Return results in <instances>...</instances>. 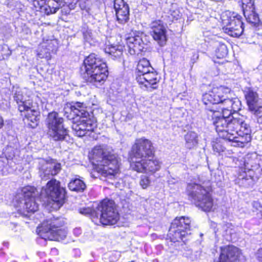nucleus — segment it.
<instances>
[{"label": "nucleus", "mask_w": 262, "mask_h": 262, "mask_svg": "<svg viewBox=\"0 0 262 262\" xmlns=\"http://www.w3.org/2000/svg\"><path fill=\"white\" fill-rule=\"evenodd\" d=\"M231 90L222 86L215 87L203 95L204 104H220L222 113L208 108L213 112V124L219 136L244 147L251 141V129L246 117L236 113L241 110V103L237 98H232Z\"/></svg>", "instance_id": "f257e3e1"}, {"label": "nucleus", "mask_w": 262, "mask_h": 262, "mask_svg": "<svg viewBox=\"0 0 262 262\" xmlns=\"http://www.w3.org/2000/svg\"><path fill=\"white\" fill-rule=\"evenodd\" d=\"M154 154L151 142L145 138L136 140L132 146L131 168L138 172L153 174L161 167V162L156 158H151Z\"/></svg>", "instance_id": "f03ea898"}, {"label": "nucleus", "mask_w": 262, "mask_h": 262, "mask_svg": "<svg viewBox=\"0 0 262 262\" xmlns=\"http://www.w3.org/2000/svg\"><path fill=\"white\" fill-rule=\"evenodd\" d=\"M92 162L102 177L113 180L119 171V163L112 148L106 145L96 146L92 150Z\"/></svg>", "instance_id": "7ed1b4c3"}, {"label": "nucleus", "mask_w": 262, "mask_h": 262, "mask_svg": "<svg viewBox=\"0 0 262 262\" xmlns=\"http://www.w3.org/2000/svg\"><path fill=\"white\" fill-rule=\"evenodd\" d=\"M64 116L72 120V128L74 134L82 137L88 133L94 131L96 123L90 119L89 113L82 103L76 102L67 104L64 107Z\"/></svg>", "instance_id": "20e7f679"}, {"label": "nucleus", "mask_w": 262, "mask_h": 262, "mask_svg": "<svg viewBox=\"0 0 262 262\" xmlns=\"http://www.w3.org/2000/svg\"><path fill=\"white\" fill-rule=\"evenodd\" d=\"M81 74L86 81L98 87L104 83L107 77L106 64L98 55L91 54L84 60Z\"/></svg>", "instance_id": "39448f33"}, {"label": "nucleus", "mask_w": 262, "mask_h": 262, "mask_svg": "<svg viewBox=\"0 0 262 262\" xmlns=\"http://www.w3.org/2000/svg\"><path fill=\"white\" fill-rule=\"evenodd\" d=\"M200 184L190 183L187 185V190L188 198L194 203L196 206L201 208L204 211L211 210L213 207L212 199L209 191V186Z\"/></svg>", "instance_id": "423d86ee"}, {"label": "nucleus", "mask_w": 262, "mask_h": 262, "mask_svg": "<svg viewBox=\"0 0 262 262\" xmlns=\"http://www.w3.org/2000/svg\"><path fill=\"white\" fill-rule=\"evenodd\" d=\"M38 194L36 188L27 186L24 187L21 192L15 197V206L19 213L27 216V213H33L38 209L35 198Z\"/></svg>", "instance_id": "0eeeda50"}, {"label": "nucleus", "mask_w": 262, "mask_h": 262, "mask_svg": "<svg viewBox=\"0 0 262 262\" xmlns=\"http://www.w3.org/2000/svg\"><path fill=\"white\" fill-rule=\"evenodd\" d=\"M64 222L59 219L43 223L41 226L37 228L38 234L45 240L59 241L64 238L67 235L65 230L60 228Z\"/></svg>", "instance_id": "6e6552de"}, {"label": "nucleus", "mask_w": 262, "mask_h": 262, "mask_svg": "<svg viewBox=\"0 0 262 262\" xmlns=\"http://www.w3.org/2000/svg\"><path fill=\"white\" fill-rule=\"evenodd\" d=\"M46 122L48 128V134L54 141L67 140L69 138L68 131L63 126V119L59 117L57 112L50 113Z\"/></svg>", "instance_id": "1a4fd4ad"}, {"label": "nucleus", "mask_w": 262, "mask_h": 262, "mask_svg": "<svg viewBox=\"0 0 262 262\" xmlns=\"http://www.w3.org/2000/svg\"><path fill=\"white\" fill-rule=\"evenodd\" d=\"M221 20L225 33L232 37H239L244 32L242 16L235 12L226 11L222 13Z\"/></svg>", "instance_id": "9d476101"}, {"label": "nucleus", "mask_w": 262, "mask_h": 262, "mask_svg": "<svg viewBox=\"0 0 262 262\" xmlns=\"http://www.w3.org/2000/svg\"><path fill=\"white\" fill-rule=\"evenodd\" d=\"M66 189L60 186V183L55 179H51L41 190L40 194H45L53 202L54 208L59 209L64 204L66 198Z\"/></svg>", "instance_id": "9b49d317"}, {"label": "nucleus", "mask_w": 262, "mask_h": 262, "mask_svg": "<svg viewBox=\"0 0 262 262\" xmlns=\"http://www.w3.org/2000/svg\"><path fill=\"white\" fill-rule=\"evenodd\" d=\"M98 210L99 212L96 213L97 217L99 215L100 222L103 225H114L119 219L118 212L112 200H103L98 206Z\"/></svg>", "instance_id": "f8f14e48"}, {"label": "nucleus", "mask_w": 262, "mask_h": 262, "mask_svg": "<svg viewBox=\"0 0 262 262\" xmlns=\"http://www.w3.org/2000/svg\"><path fill=\"white\" fill-rule=\"evenodd\" d=\"M245 258L241 250L233 246L221 248L219 260L214 262H244Z\"/></svg>", "instance_id": "ddd939ff"}, {"label": "nucleus", "mask_w": 262, "mask_h": 262, "mask_svg": "<svg viewBox=\"0 0 262 262\" xmlns=\"http://www.w3.org/2000/svg\"><path fill=\"white\" fill-rule=\"evenodd\" d=\"M150 34L158 44L163 46L167 41L166 30L161 21H155L150 24Z\"/></svg>", "instance_id": "4468645a"}, {"label": "nucleus", "mask_w": 262, "mask_h": 262, "mask_svg": "<svg viewBox=\"0 0 262 262\" xmlns=\"http://www.w3.org/2000/svg\"><path fill=\"white\" fill-rule=\"evenodd\" d=\"M114 9L117 21L120 24H124L129 20V7L123 0H115Z\"/></svg>", "instance_id": "2eb2a0df"}, {"label": "nucleus", "mask_w": 262, "mask_h": 262, "mask_svg": "<svg viewBox=\"0 0 262 262\" xmlns=\"http://www.w3.org/2000/svg\"><path fill=\"white\" fill-rule=\"evenodd\" d=\"M27 90H21L19 88H16L14 91V99L18 104V110L23 112L25 110H28L32 105L30 100L27 99V97L24 95Z\"/></svg>", "instance_id": "dca6fc26"}, {"label": "nucleus", "mask_w": 262, "mask_h": 262, "mask_svg": "<svg viewBox=\"0 0 262 262\" xmlns=\"http://www.w3.org/2000/svg\"><path fill=\"white\" fill-rule=\"evenodd\" d=\"M60 163H46L39 170V176L42 180L50 179L51 176L57 174L60 171Z\"/></svg>", "instance_id": "f3484780"}, {"label": "nucleus", "mask_w": 262, "mask_h": 262, "mask_svg": "<svg viewBox=\"0 0 262 262\" xmlns=\"http://www.w3.org/2000/svg\"><path fill=\"white\" fill-rule=\"evenodd\" d=\"M126 43L132 55L139 54L144 49V43L139 36H128L126 38Z\"/></svg>", "instance_id": "a211bd4d"}, {"label": "nucleus", "mask_w": 262, "mask_h": 262, "mask_svg": "<svg viewBox=\"0 0 262 262\" xmlns=\"http://www.w3.org/2000/svg\"><path fill=\"white\" fill-rule=\"evenodd\" d=\"M24 112H26L24 119L25 123L31 128L36 127L39 122V111L32 105L29 110Z\"/></svg>", "instance_id": "6ab92c4d"}, {"label": "nucleus", "mask_w": 262, "mask_h": 262, "mask_svg": "<svg viewBox=\"0 0 262 262\" xmlns=\"http://www.w3.org/2000/svg\"><path fill=\"white\" fill-rule=\"evenodd\" d=\"M157 73L155 69L148 73L140 74L137 77V80L140 84H143L147 88L149 85H153L158 82Z\"/></svg>", "instance_id": "aec40b11"}, {"label": "nucleus", "mask_w": 262, "mask_h": 262, "mask_svg": "<svg viewBox=\"0 0 262 262\" xmlns=\"http://www.w3.org/2000/svg\"><path fill=\"white\" fill-rule=\"evenodd\" d=\"M42 0H34L33 5L36 9H39L41 12H44L47 15L55 13L60 8L59 5L54 4L52 1H48L47 3L41 5L40 3Z\"/></svg>", "instance_id": "412c9836"}, {"label": "nucleus", "mask_w": 262, "mask_h": 262, "mask_svg": "<svg viewBox=\"0 0 262 262\" xmlns=\"http://www.w3.org/2000/svg\"><path fill=\"white\" fill-rule=\"evenodd\" d=\"M245 96L249 110H254V106L260 104L262 100L259 98L257 93L250 88H247L245 91Z\"/></svg>", "instance_id": "4be33fe9"}, {"label": "nucleus", "mask_w": 262, "mask_h": 262, "mask_svg": "<svg viewBox=\"0 0 262 262\" xmlns=\"http://www.w3.org/2000/svg\"><path fill=\"white\" fill-rule=\"evenodd\" d=\"M188 234H190V232L171 224L169 230V236L171 242H176L183 240V238Z\"/></svg>", "instance_id": "5701e85b"}, {"label": "nucleus", "mask_w": 262, "mask_h": 262, "mask_svg": "<svg viewBox=\"0 0 262 262\" xmlns=\"http://www.w3.org/2000/svg\"><path fill=\"white\" fill-rule=\"evenodd\" d=\"M123 47L121 45L108 46L104 49L105 53L109 54L113 59L120 58L123 54Z\"/></svg>", "instance_id": "b1692460"}, {"label": "nucleus", "mask_w": 262, "mask_h": 262, "mask_svg": "<svg viewBox=\"0 0 262 262\" xmlns=\"http://www.w3.org/2000/svg\"><path fill=\"white\" fill-rule=\"evenodd\" d=\"M236 183L240 186L248 187L253 183V178L250 175L248 174L245 171L239 172L237 178L236 179Z\"/></svg>", "instance_id": "393cba45"}, {"label": "nucleus", "mask_w": 262, "mask_h": 262, "mask_svg": "<svg viewBox=\"0 0 262 262\" xmlns=\"http://www.w3.org/2000/svg\"><path fill=\"white\" fill-rule=\"evenodd\" d=\"M168 23L177 20L181 17V13L176 4H172L166 15Z\"/></svg>", "instance_id": "a878e982"}, {"label": "nucleus", "mask_w": 262, "mask_h": 262, "mask_svg": "<svg viewBox=\"0 0 262 262\" xmlns=\"http://www.w3.org/2000/svg\"><path fill=\"white\" fill-rule=\"evenodd\" d=\"M191 221L189 218L181 216L180 217H176L171 223L173 226H176L181 229H183L187 232L190 231Z\"/></svg>", "instance_id": "bb28decb"}, {"label": "nucleus", "mask_w": 262, "mask_h": 262, "mask_svg": "<svg viewBox=\"0 0 262 262\" xmlns=\"http://www.w3.org/2000/svg\"><path fill=\"white\" fill-rule=\"evenodd\" d=\"M154 69L150 65L149 60L145 58L140 59L137 66V70L140 74L148 73V72L152 71Z\"/></svg>", "instance_id": "cd10ccee"}, {"label": "nucleus", "mask_w": 262, "mask_h": 262, "mask_svg": "<svg viewBox=\"0 0 262 262\" xmlns=\"http://www.w3.org/2000/svg\"><path fill=\"white\" fill-rule=\"evenodd\" d=\"M186 146L191 149L195 146L198 142L197 134L194 132H189L185 136Z\"/></svg>", "instance_id": "c85d7f7f"}, {"label": "nucleus", "mask_w": 262, "mask_h": 262, "mask_svg": "<svg viewBox=\"0 0 262 262\" xmlns=\"http://www.w3.org/2000/svg\"><path fill=\"white\" fill-rule=\"evenodd\" d=\"M68 186L70 190L75 191H82L86 188L84 182L79 179H75L71 180L69 183Z\"/></svg>", "instance_id": "c756f323"}, {"label": "nucleus", "mask_w": 262, "mask_h": 262, "mask_svg": "<svg viewBox=\"0 0 262 262\" xmlns=\"http://www.w3.org/2000/svg\"><path fill=\"white\" fill-rule=\"evenodd\" d=\"M244 15L247 20L250 23L257 24L259 21L258 14L255 12V9H250L243 11Z\"/></svg>", "instance_id": "7c9ffc66"}, {"label": "nucleus", "mask_w": 262, "mask_h": 262, "mask_svg": "<svg viewBox=\"0 0 262 262\" xmlns=\"http://www.w3.org/2000/svg\"><path fill=\"white\" fill-rule=\"evenodd\" d=\"M228 54L227 46L224 43H219L215 50V55L218 58H223Z\"/></svg>", "instance_id": "2f4dec72"}, {"label": "nucleus", "mask_w": 262, "mask_h": 262, "mask_svg": "<svg viewBox=\"0 0 262 262\" xmlns=\"http://www.w3.org/2000/svg\"><path fill=\"white\" fill-rule=\"evenodd\" d=\"M243 11L255 9V0H241Z\"/></svg>", "instance_id": "473e14b6"}, {"label": "nucleus", "mask_w": 262, "mask_h": 262, "mask_svg": "<svg viewBox=\"0 0 262 262\" xmlns=\"http://www.w3.org/2000/svg\"><path fill=\"white\" fill-rule=\"evenodd\" d=\"M151 183V181L148 176L146 175H142L140 177L139 184L140 185L143 189H146L147 188Z\"/></svg>", "instance_id": "72a5a7b5"}, {"label": "nucleus", "mask_w": 262, "mask_h": 262, "mask_svg": "<svg viewBox=\"0 0 262 262\" xmlns=\"http://www.w3.org/2000/svg\"><path fill=\"white\" fill-rule=\"evenodd\" d=\"M253 114L258 117H262V102L260 104L256 105L254 106V110H249Z\"/></svg>", "instance_id": "f704fd0d"}, {"label": "nucleus", "mask_w": 262, "mask_h": 262, "mask_svg": "<svg viewBox=\"0 0 262 262\" xmlns=\"http://www.w3.org/2000/svg\"><path fill=\"white\" fill-rule=\"evenodd\" d=\"M213 149L214 152L223 156L225 151V148L223 147L220 143H216L213 145Z\"/></svg>", "instance_id": "c9c22d12"}, {"label": "nucleus", "mask_w": 262, "mask_h": 262, "mask_svg": "<svg viewBox=\"0 0 262 262\" xmlns=\"http://www.w3.org/2000/svg\"><path fill=\"white\" fill-rule=\"evenodd\" d=\"M45 52H43L41 50L37 53V56L40 58H48L49 57V53L48 52H46L45 50H44Z\"/></svg>", "instance_id": "e433bc0d"}, {"label": "nucleus", "mask_w": 262, "mask_h": 262, "mask_svg": "<svg viewBox=\"0 0 262 262\" xmlns=\"http://www.w3.org/2000/svg\"><path fill=\"white\" fill-rule=\"evenodd\" d=\"M79 5L81 10H85L88 13L90 12V8L86 5L85 3H81Z\"/></svg>", "instance_id": "4c0bfd02"}, {"label": "nucleus", "mask_w": 262, "mask_h": 262, "mask_svg": "<svg viewBox=\"0 0 262 262\" xmlns=\"http://www.w3.org/2000/svg\"><path fill=\"white\" fill-rule=\"evenodd\" d=\"M91 34L92 32L86 31L83 33V37L86 40L89 41L91 37Z\"/></svg>", "instance_id": "58836bf2"}, {"label": "nucleus", "mask_w": 262, "mask_h": 262, "mask_svg": "<svg viewBox=\"0 0 262 262\" xmlns=\"http://www.w3.org/2000/svg\"><path fill=\"white\" fill-rule=\"evenodd\" d=\"M91 212V209L89 208H82L80 210V213L82 214H88Z\"/></svg>", "instance_id": "ea45409f"}, {"label": "nucleus", "mask_w": 262, "mask_h": 262, "mask_svg": "<svg viewBox=\"0 0 262 262\" xmlns=\"http://www.w3.org/2000/svg\"><path fill=\"white\" fill-rule=\"evenodd\" d=\"M256 255L258 260L262 262V248L259 249L257 251Z\"/></svg>", "instance_id": "a19ab883"}, {"label": "nucleus", "mask_w": 262, "mask_h": 262, "mask_svg": "<svg viewBox=\"0 0 262 262\" xmlns=\"http://www.w3.org/2000/svg\"><path fill=\"white\" fill-rule=\"evenodd\" d=\"M252 206L254 208H255L257 210L259 209V208H261L260 204L257 202H254L252 203Z\"/></svg>", "instance_id": "79ce46f5"}, {"label": "nucleus", "mask_w": 262, "mask_h": 262, "mask_svg": "<svg viewBox=\"0 0 262 262\" xmlns=\"http://www.w3.org/2000/svg\"><path fill=\"white\" fill-rule=\"evenodd\" d=\"M176 182V181L174 179H171L168 181V183L169 186H171V185L175 184Z\"/></svg>", "instance_id": "37998d69"}, {"label": "nucleus", "mask_w": 262, "mask_h": 262, "mask_svg": "<svg viewBox=\"0 0 262 262\" xmlns=\"http://www.w3.org/2000/svg\"><path fill=\"white\" fill-rule=\"evenodd\" d=\"M4 125V119L2 117V116H1L0 115V129L3 127Z\"/></svg>", "instance_id": "c03bdc74"}, {"label": "nucleus", "mask_w": 262, "mask_h": 262, "mask_svg": "<svg viewBox=\"0 0 262 262\" xmlns=\"http://www.w3.org/2000/svg\"><path fill=\"white\" fill-rule=\"evenodd\" d=\"M257 122L259 124H261L262 125V117H258L257 118Z\"/></svg>", "instance_id": "a18cd8bd"}, {"label": "nucleus", "mask_w": 262, "mask_h": 262, "mask_svg": "<svg viewBox=\"0 0 262 262\" xmlns=\"http://www.w3.org/2000/svg\"><path fill=\"white\" fill-rule=\"evenodd\" d=\"M108 183H111V184H113V185L114 184V183H113V182H110V181H108Z\"/></svg>", "instance_id": "49530a36"}]
</instances>
